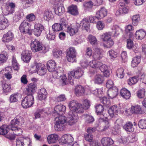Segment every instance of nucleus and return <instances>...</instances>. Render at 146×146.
Instances as JSON below:
<instances>
[{
  "label": "nucleus",
  "instance_id": "nucleus-1",
  "mask_svg": "<svg viewBox=\"0 0 146 146\" xmlns=\"http://www.w3.org/2000/svg\"><path fill=\"white\" fill-rule=\"evenodd\" d=\"M83 73V71L79 67L69 73L68 79L70 83L72 85H74L76 83L75 79L80 78Z\"/></svg>",
  "mask_w": 146,
  "mask_h": 146
},
{
  "label": "nucleus",
  "instance_id": "nucleus-2",
  "mask_svg": "<svg viewBox=\"0 0 146 146\" xmlns=\"http://www.w3.org/2000/svg\"><path fill=\"white\" fill-rule=\"evenodd\" d=\"M56 122L54 128L56 131H62L65 129L66 123V117L64 116L60 115L55 117Z\"/></svg>",
  "mask_w": 146,
  "mask_h": 146
},
{
  "label": "nucleus",
  "instance_id": "nucleus-3",
  "mask_svg": "<svg viewBox=\"0 0 146 146\" xmlns=\"http://www.w3.org/2000/svg\"><path fill=\"white\" fill-rule=\"evenodd\" d=\"M24 123L23 117L20 116H17L12 120L11 122V125L9 126L11 130L12 131H20L22 130L20 128H18V125H21Z\"/></svg>",
  "mask_w": 146,
  "mask_h": 146
},
{
  "label": "nucleus",
  "instance_id": "nucleus-4",
  "mask_svg": "<svg viewBox=\"0 0 146 146\" xmlns=\"http://www.w3.org/2000/svg\"><path fill=\"white\" fill-rule=\"evenodd\" d=\"M34 100L32 94L28 95L22 100L21 105L24 108H27L31 107L34 104Z\"/></svg>",
  "mask_w": 146,
  "mask_h": 146
},
{
  "label": "nucleus",
  "instance_id": "nucleus-5",
  "mask_svg": "<svg viewBox=\"0 0 146 146\" xmlns=\"http://www.w3.org/2000/svg\"><path fill=\"white\" fill-rule=\"evenodd\" d=\"M30 23L27 20H24L21 24L19 27V30L21 33H28L29 35L31 34L30 30Z\"/></svg>",
  "mask_w": 146,
  "mask_h": 146
},
{
  "label": "nucleus",
  "instance_id": "nucleus-6",
  "mask_svg": "<svg viewBox=\"0 0 146 146\" xmlns=\"http://www.w3.org/2000/svg\"><path fill=\"white\" fill-rule=\"evenodd\" d=\"M30 46L31 50L34 52L42 50L43 48L42 42L36 39L32 40Z\"/></svg>",
  "mask_w": 146,
  "mask_h": 146
},
{
  "label": "nucleus",
  "instance_id": "nucleus-7",
  "mask_svg": "<svg viewBox=\"0 0 146 146\" xmlns=\"http://www.w3.org/2000/svg\"><path fill=\"white\" fill-rule=\"evenodd\" d=\"M66 107L61 104L58 105L54 108L52 115L54 117L62 115L65 113Z\"/></svg>",
  "mask_w": 146,
  "mask_h": 146
},
{
  "label": "nucleus",
  "instance_id": "nucleus-8",
  "mask_svg": "<svg viewBox=\"0 0 146 146\" xmlns=\"http://www.w3.org/2000/svg\"><path fill=\"white\" fill-rule=\"evenodd\" d=\"M76 51L74 47H70L68 49L66 57L68 62H73L76 61Z\"/></svg>",
  "mask_w": 146,
  "mask_h": 146
},
{
  "label": "nucleus",
  "instance_id": "nucleus-9",
  "mask_svg": "<svg viewBox=\"0 0 146 146\" xmlns=\"http://www.w3.org/2000/svg\"><path fill=\"white\" fill-rule=\"evenodd\" d=\"M80 104L76 100H73L71 101L69 104L68 106L70 110V111L73 112H75L79 113H82V111H79V109L80 108Z\"/></svg>",
  "mask_w": 146,
  "mask_h": 146
},
{
  "label": "nucleus",
  "instance_id": "nucleus-10",
  "mask_svg": "<svg viewBox=\"0 0 146 146\" xmlns=\"http://www.w3.org/2000/svg\"><path fill=\"white\" fill-rule=\"evenodd\" d=\"M68 117L70 119L67 122L68 125H72L78 121V117L76 113L70 111L68 113Z\"/></svg>",
  "mask_w": 146,
  "mask_h": 146
},
{
  "label": "nucleus",
  "instance_id": "nucleus-11",
  "mask_svg": "<svg viewBox=\"0 0 146 146\" xmlns=\"http://www.w3.org/2000/svg\"><path fill=\"white\" fill-rule=\"evenodd\" d=\"M36 66V71L37 73L40 75H44L46 73V69L43 64L40 63H37L35 62L34 65L32 66V68Z\"/></svg>",
  "mask_w": 146,
  "mask_h": 146
},
{
  "label": "nucleus",
  "instance_id": "nucleus-12",
  "mask_svg": "<svg viewBox=\"0 0 146 146\" xmlns=\"http://www.w3.org/2000/svg\"><path fill=\"white\" fill-rule=\"evenodd\" d=\"M31 52L30 51L26 50L21 54V59L25 62H29L31 58Z\"/></svg>",
  "mask_w": 146,
  "mask_h": 146
},
{
  "label": "nucleus",
  "instance_id": "nucleus-13",
  "mask_svg": "<svg viewBox=\"0 0 146 146\" xmlns=\"http://www.w3.org/2000/svg\"><path fill=\"white\" fill-rule=\"evenodd\" d=\"M79 28V24L76 23L72 27H68L67 29V32L70 36H73L76 33Z\"/></svg>",
  "mask_w": 146,
  "mask_h": 146
},
{
  "label": "nucleus",
  "instance_id": "nucleus-14",
  "mask_svg": "<svg viewBox=\"0 0 146 146\" xmlns=\"http://www.w3.org/2000/svg\"><path fill=\"white\" fill-rule=\"evenodd\" d=\"M94 50L95 52L93 55V59L97 60L102 59L103 57L102 53V50L97 47L94 48Z\"/></svg>",
  "mask_w": 146,
  "mask_h": 146
},
{
  "label": "nucleus",
  "instance_id": "nucleus-15",
  "mask_svg": "<svg viewBox=\"0 0 146 146\" xmlns=\"http://www.w3.org/2000/svg\"><path fill=\"white\" fill-rule=\"evenodd\" d=\"M118 90L116 87H113L111 89H110L108 90L107 94L109 98L112 99L117 95Z\"/></svg>",
  "mask_w": 146,
  "mask_h": 146
},
{
  "label": "nucleus",
  "instance_id": "nucleus-16",
  "mask_svg": "<svg viewBox=\"0 0 146 146\" xmlns=\"http://www.w3.org/2000/svg\"><path fill=\"white\" fill-rule=\"evenodd\" d=\"M54 11L56 14L60 15L64 12V8L63 5L60 3L55 5Z\"/></svg>",
  "mask_w": 146,
  "mask_h": 146
},
{
  "label": "nucleus",
  "instance_id": "nucleus-17",
  "mask_svg": "<svg viewBox=\"0 0 146 146\" xmlns=\"http://www.w3.org/2000/svg\"><path fill=\"white\" fill-rule=\"evenodd\" d=\"M36 88V84L35 83H32L28 84L26 88L28 95L32 94L35 92Z\"/></svg>",
  "mask_w": 146,
  "mask_h": 146
},
{
  "label": "nucleus",
  "instance_id": "nucleus-18",
  "mask_svg": "<svg viewBox=\"0 0 146 146\" xmlns=\"http://www.w3.org/2000/svg\"><path fill=\"white\" fill-rule=\"evenodd\" d=\"M13 38L14 35L12 32L9 31L3 35L2 40L4 42H8L11 41Z\"/></svg>",
  "mask_w": 146,
  "mask_h": 146
},
{
  "label": "nucleus",
  "instance_id": "nucleus-19",
  "mask_svg": "<svg viewBox=\"0 0 146 146\" xmlns=\"http://www.w3.org/2000/svg\"><path fill=\"white\" fill-rule=\"evenodd\" d=\"M108 13V10L105 8L102 7L96 13V17L98 19H101L106 16Z\"/></svg>",
  "mask_w": 146,
  "mask_h": 146
},
{
  "label": "nucleus",
  "instance_id": "nucleus-20",
  "mask_svg": "<svg viewBox=\"0 0 146 146\" xmlns=\"http://www.w3.org/2000/svg\"><path fill=\"white\" fill-rule=\"evenodd\" d=\"M101 141L103 146H110L114 143L113 140L111 138L108 137L103 138Z\"/></svg>",
  "mask_w": 146,
  "mask_h": 146
},
{
  "label": "nucleus",
  "instance_id": "nucleus-21",
  "mask_svg": "<svg viewBox=\"0 0 146 146\" xmlns=\"http://www.w3.org/2000/svg\"><path fill=\"white\" fill-rule=\"evenodd\" d=\"M111 31L109 32L112 36H117L119 35L120 28L118 26L116 25L113 26L111 27Z\"/></svg>",
  "mask_w": 146,
  "mask_h": 146
},
{
  "label": "nucleus",
  "instance_id": "nucleus-22",
  "mask_svg": "<svg viewBox=\"0 0 146 146\" xmlns=\"http://www.w3.org/2000/svg\"><path fill=\"white\" fill-rule=\"evenodd\" d=\"M58 136L56 134H52L48 135L47 137V140L49 144L56 143L58 139Z\"/></svg>",
  "mask_w": 146,
  "mask_h": 146
},
{
  "label": "nucleus",
  "instance_id": "nucleus-23",
  "mask_svg": "<svg viewBox=\"0 0 146 146\" xmlns=\"http://www.w3.org/2000/svg\"><path fill=\"white\" fill-rule=\"evenodd\" d=\"M66 25L65 22H62L61 23H56L52 26L53 31L55 32L59 31L62 30L63 27Z\"/></svg>",
  "mask_w": 146,
  "mask_h": 146
},
{
  "label": "nucleus",
  "instance_id": "nucleus-24",
  "mask_svg": "<svg viewBox=\"0 0 146 146\" xmlns=\"http://www.w3.org/2000/svg\"><path fill=\"white\" fill-rule=\"evenodd\" d=\"M101 72H103L104 74L106 77L109 76L110 74V71L108 66L105 64H101L99 68Z\"/></svg>",
  "mask_w": 146,
  "mask_h": 146
},
{
  "label": "nucleus",
  "instance_id": "nucleus-25",
  "mask_svg": "<svg viewBox=\"0 0 146 146\" xmlns=\"http://www.w3.org/2000/svg\"><path fill=\"white\" fill-rule=\"evenodd\" d=\"M73 140V137L70 134H66L62 137L61 141L64 143H70Z\"/></svg>",
  "mask_w": 146,
  "mask_h": 146
},
{
  "label": "nucleus",
  "instance_id": "nucleus-26",
  "mask_svg": "<svg viewBox=\"0 0 146 146\" xmlns=\"http://www.w3.org/2000/svg\"><path fill=\"white\" fill-rule=\"evenodd\" d=\"M80 108L79 111L83 113L84 110L88 109L90 106V102L88 99H85L83 101V105L80 104Z\"/></svg>",
  "mask_w": 146,
  "mask_h": 146
},
{
  "label": "nucleus",
  "instance_id": "nucleus-27",
  "mask_svg": "<svg viewBox=\"0 0 146 146\" xmlns=\"http://www.w3.org/2000/svg\"><path fill=\"white\" fill-rule=\"evenodd\" d=\"M47 92L45 89H41L38 93L39 99L40 100L45 99L47 97Z\"/></svg>",
  "mask_w": 146,
  "mask_h": 146
},
{
  "label": "nucleus",
  "instance_id": "nucleus-28",
  "mask_svg": "<svg viewBox=\"0 0 146 146\" xmlns=\"http://www.w3.org/2000/svg\"><path fill=\"white\" fill-rule=\"evenodd\" d=\"M46 65L48 70L50 72L54 71L56 67L55 62L52 60L48 61Z\"/></svg>",
  "mask_w": 146,
  "mask_h": 146
},
{
  "label": "nucleus",
  "instance_id": "nucleus-29",
  "mask_svg": "<svg viewBox=\"0 0 146 146\" xmlns=\"http://www.w3.org/2000/svg\"><path fill=\"white\" fill-rule=\"evenodd\" d=\"M15 5L14 3L12 2H9V3L8 6L6 7L7 11L8 12V13H4V14L5 15H7L13 13L15 12Z\"/></svg>",
  "mask_w": 146,
  "mask_h": 146
},
{
  "label": "nucleus",
  "instance_id": "nucleus-30",
  "mask_svg": "<svg viewBox=\"0 0 146 146\" xmlns=\"http://www.w3.org/2000/svg\"><path fill=\"white\" fill-rule=\"evenodd\" d=\"M2 19L0 21V29L2 30L5 29L9 25L7 19L2 15L1 16Z\"/></svg>",
  "mask_w": 146,
  "mask_h": 146
},
{
  "label": "nucleus",
  "instance_id": "nucleus-31",
  "mask_svg": "<svg viewBox=\"0 0 146 146\" xmlns=\"http://www.w3.org/2000/svg\"><path fill=\"white\" fill-rule=\"evenodd\" d=\"M146 32L144 30L141 29L137 31L135 33V37L137 39H142L146 35Z\"/></svg>",
  "mask_w": 146,
  "mask_h": 146
},
{
  "label": "nucleus",
  "instance_id": "nucleus-32",
  "mask_svg": "<svg viewBox=\"0 0 146 146\" xmlns=\"http://www.w3.org/2000/svg\"><path fill=\"white\" fill-rule=\"evenodd\" d=\"M82 26L86 31H88L90 29V23L88 19H83L80 22L79 25V27Z\"/></svg>",
  "mask_w": 146,
  "mask_h": 146
},
{
  "label": "nucleus",
  "instance_id": "nucleus-33",
  "mask_svg": "<svg viewBox=\"0 0 146 146\" xmlns=\"http://www.w3.org/2000/svg\"><path fill=\"white\" fill-rule=\"evenodd\" d=\"M68 11L72 15H76L78 14L77 6L75 5H72L68 8Z\"/></svg>",
  "mask_w": 146,
  "mask_h": 146
},
{
  "label": "nucleus",
  "instance_id": "nucleus-34",
  "mask_svg": "<svg viewBox=\"0 0 146 146\" xmlns=\"http://www.w3.org/2000/svg\"><path fill=\"white\" fill-rule=\"evenodd\" d=\"M120 94L122 97L126 100L129 99L131 96L130 92L125 88L121 90Z\"/></svg>",
  "mask_w": 146,
  "mask_h": 146
},
{
  "label": "nucleus",
  "instance_id": "nucleus-35",
  "mask_svg": "<svg viewBox=\"0 0 146 146\" xmlns=\"http://www.w3.org/2000/svg\"><path fill=\"white\" fill-rule=\"evenodd\" d=\"M134 30V27L131 25H128L125 27V31L129 38H131L133 36Z\"/></svg>",
  "mask_w": 146,
  "mask_h": 146
},
{
  "label": "nucleus",
  "instance_id": "nucleus-36",
  "mask_svg": "<svg viewBox=\"0 0 146 146\" xmlns=\"http://www.w3.org/2000/svg\"><path fill=\"white\" fill-rule=\"evenodd\" d=\"M52 75L54 78H59L63 74V72L62 68L60 69H58L57 70L52 71Z\"/></svg>",
  "mask_w": 146,
  "mask_h": 146
},
{
  "label": "nucleus",
  "instance_id": "nucleus-37",
  "mask_svg": "<svg viewBox=\"0 0 146 146\" xmlns=\"http://www.w3.org/2000/svg\"><path fill=\"white\" fill-rule=\"evenodd\" d=\"M84 88L81 86H77L75 90V93L77 96L82 95L84 92Z\"/></svg>",
  "mask_w": 146,
  "mask_h": 146
},
{
  "label": "nucleus",
  "instance_id": "nucleus-38",
  "mask_svg": "<svg viewBox=\"0 0 146 146\" xmlns=\"http://www.w3.org/2000/svg\"><path fill=\"white\" fill-rule=\"evenodd\" d=\"M101 64V62H98L94 59L89 62L88 65L93 68L97 69L99 68Z\"/></svg>",
  "mask_w": 146,
  "mask_h": 146
},
{
  "label": "nucleus",
  "instance_id": "nucleus-39",
  "mask_svg": "<svg viewBox=\"0 0 146 146\" xmlns=\"http://www.w3.org/2000/svg\"><path fill=\"white\" fill-rule=\"evenodd\" d=\"M24 16L23 10L21 9L16 13L13 19L15 21H18L19 19L22 18Z\"/></svg>",
  "mask_w": 146,
  "mask_h": 146
},
{
  "label": "nucleus",
  "instance_id": "nucleus-40",
  "mask_svg": "<svg viewBox=\"0 0 146 146\" xmlns=\"http://www.w3.org/2000/svg\"><path fill=\"white\" fill-rule=\"evenodd\" d=\"M130 111L132 113L139 114L142 113L141 107L139 105L131 106Z\"/></svg>",
  "mask_w": 146,
  "mask_h": 146
},
{
  "label": "nucleus",
  "instance_id": "nucleus-41",
  "mask_svg": "<svg viewBox=\"0 0 146 146\" xmlns=\"http://www.w3.org/2000/svg\"><path fill=\"white\" fill-rule=\"evenodd\" d=\"M118 109V108L117 106H114L110 108L108 112L110 115L112 117L114 115L117 114Z\"/></svg>",
  "mask_w": 146,
  "mask_h": 146
},
{
  "label": "nucleus",
  "instance_id": "nucleus-42",
  "mask_svg": "<svg viewBox=\"0 0 146 146\" xmlns=\"http://www.w3.org/2000/svg\"><path fill=\"white\" fill-rule=\"evenodd\" d=\"M104 80V77L101 74H96L94 78V82L97 84H102Z\"/></svg>",
  "mask_w": 146,
  "mask_h": 146
},
{
  "label": "nucleus",
  "instance_id": "nucleus-43",
  "mask_svg": "<svg viewBox=\"0 0 146 146\" xmlns=\"http://www.w3.org/2000/svg\"><path fill=\"white\" fill-rule=\"evenodd\" d=\"M123 129L126 131L129 132L133 131V124L130 122L126 123L123 127Z\"/></svg>",
  "mask_w": 146,
  "mask_h": 146
},
{
  "label": "nucleus",
  "instance_id": "nucleus-44",
  "mask_svg": "<svg viewBox=\"0 0 146 146\" xmlns=\"http://www.w3.org/2000/svg\"><path fill=\"white\" fill-rule=\"evenodd\" d=\"M53 17L52 12L50 10H46L44 12V18L46 21H48Z\"/></svg>",
  "mask_w": 146,
  "mask_h": 146
},
{
  "label": "nucleus",
  "instance_id": "nucleus-45",
  "mask_svg": "<svg viewBox=\"0 0 146 146\" xmlns=\"http://www.w3.org/2000/svg\"><path fill=\"white\" fill-rule=\"evenodd\" d=\"M139 78V77L138 76L130 78L128 80V84L131 86L135 84L138 81Z\"/></svg>",
  "mask_w": 146,
  "mask_h": 146
},
{
  "label": "nucleus",
  "instance_id": "nucleus-46",
  "mask_svg": "<svg viewBox=\"0 0 146 146\" xmlns=\"http://www.w3.org/2000/svg\"><path fill=\"white\" fill-rule=\"evenodd\" d=\"M9 127L7 125H3L0 127V135H4L9 131Z\"/></svg>",
  "mask_w": 146,
  "mask_h": 146
},
{
  "label": "nucleus",
  "instance_id": "nucleus-47",
  "mask_svg": "<svg viewBox=\"0 0 146 146\" xmlns=\"http://www.w3.org/2000/svg\"><path fill=\"white\" fill-rule=\"evenodd\" d=\"M140 57L139 56H136L134 57L131 62V65L133 67L137 66L140 62Z\"/></svg>",
  "mask_w": 146,
  "mask_h": 146
},
{
  "label": "nucleus",
  "instance_id": "nucleus-48",
  "mask_svg": "<svg viewBox=\"0 0 146 146\" xmlns=\"http://www.w3.org/2000/svg\"><path fill=\"white\" fill-rule=\"evenodd\" d=\"M124 69L123 68H118L116 71V75L120 78H123L125 74Z\"/></svg>",
  "mask_w": 146,
  "mask_h": 146
},
{
  "label": "nucleus",
  "instance_id": "nucleus-49",
  "mask_svg": "<svg viewBox=\"0 0 146 146\" xmlns=\"http://www.w3.org/2000/svg\"><path fill=\"white\" fill-rule=\"evenodd\" d=\"M18 95L17 94H13L10 96L9 101L11 103H15L18 101Z\"/></svg>",
  "mask_w": 146,
  "mask_h": 146
},
{
  "label": "nucleus",
  "instance_id": "nucleus-50",
  "mask_svg": "<svg viewBox=\"0 0 146 146\" xmlns=\"http://www.w3.org/2000/svg\"><path fill=\"white\" fill-rule=\"evenodd\" d=\"M56 36V33L53 31H50L46 35V38L49 40H54Z\"/></svg>",
  "mask_w": 146,
  "mask_h": 146
},
{
  "label": "nucleus",
  "instance_id": "nucleus-51",
  "mask_svg": "<svg viewBox=\"0 0 146 146\" xmlns=\"http://www.w3.org/2000/svg\"><path fill=\"white\" fill-rule=\"evenodd\" d=\"M132 23L134 26H137L140 20V16L139 15H136L133 16L132 17Z\"/></svg>",
  "mask_w": 146,
  "mask_h": 146
},
{
  "label": "nucleus",
  "instance_id": "nucleus-52",
  "mask_svg": "<svg viewBox=\"0 0 146 146\" xmlns=\"http://www.w3.org/2000/svg\"><path fill=\"white\" fill-rule=\"evenodd\" d=\"M99 121L100 122H103V123L105 125L103 129V131H106L109 128L110 125L108 121H104V119L101 118L99 119Z\"/></svg>",
  "mask_w": 146,
  "mask_h": 146
},
{
  "label": "nucleus",
  "instance_id": "nucleus-53",
  "mask_svg": "<svg viewBox=\"0 0 146 146\" xmlns=\"http://www.w3.org/2000/svg\"><path fill=\"white\" fill-rule=\"evenodd\" d=\"M12 66L14 70H17L19 68V65L17 62L16 58L13 56L12 60Z\"/></svg>",
  "mask_w": 146,
  "mask_h": 146
},
{
  "label": "nucleus",
  "instance_id": "nucleus-54",
  "mask_svg": "<svg viewBox=\"0 0 146 146\" xmlns=\"http://www.w3.org/2000/svg\"><path fill=\"white\" fill-rule=\"evenodd\" d=\"M2 87L3 92L5 93L9 92L11 90L10 84L5 83L2 85Z\"/></svg>",
  "mask_w": 146,
  "mask_h": 146
},
{
  "label": "nucleus",
  "instance_id": "nucleus-55",
  "mask_svg": "<svg viewBox=\"0 0 146 146\" xmlns=\"http://www.w3.org/2000/svg\"><path fill=\"white\" fill-rule=\"evenodd\" d=\"M111 36V34L109 32L105 33L102 34L101 36V38L104 41H106L111 39L110 36Z\"/></svg>",
  "mask_w": 146,
  "mask_h": 146
},
{
  "label": "nucleus",
  "instance_id": "nucleus-56",
  "mask_svg": "<svg viewBox=\"0 0 146 146\" xmlns=\"http://www.w3.org/2000/svg\"><path fill=\"white\" fill-rule=\"evenodd\" d=\"M139 127L142 129H146V119H142L139 120L138 123Z\"/></svg>",
  "mask_w": 146,
  "mask_h": 146
},
{
  "label": "nucleus",
  "instance_id": "nucleus-57",
  "mask_svg": "<svg viewBox=\"0 0 146 146\" xmlns=\"http://www.w3.org/2000/svg\"><path fill=\"white\" fill-rule=\"evenodd\" d=\"M96 112L98 115H101L103 111L104 108L103 106L101 104L96 105L95 107Z\"/></svg>",
  "mask_w": 146,
  "mask_h": 146
},
{
  "label": "nucleus",
  "instance_id": "nucleus-58",
  "mask_svg": "<svg viewBox=\"0 0 146 146\" xmlns=\"http://www.w3.org/2000/svg\"><path fill=\"white\" fill-rule=\"evenodd\" d=\"M107 54L111 59L116 58L117 55V53L113 50H110L108 52Z\"/></svg>",
  "mask_w": 146,
  "mask_h": 146
},
{
  "label": "nucleus",
  "instance_id": "nucleus-59",
  "mask_svg": "<svg viewBox=\"0 0 146 146\" xmlns=\"http://www.w3.org/2000/svg\"><path fill=\"white\" fill-rule=\"evenodd\" d=\"M9 69L11 70V68L7 67L5 68V69H4L3 70H2L1 71V72H4V71H5L4 74L5 76L7 79L8 80L10 79L12 77V76L11 73L9 72H6V70H9Z\"/></svg>",
  "mask_w": 146,
  "mask_h": 146
},
{
  "label": "nucleus",
  "instance_id": "nucleus-60",
  "mask_svg": "<svg viewBox=\"0 0 146 146\" xmlns=\"http://www.w3.org/2000/svg\"><path fill=\"white\" fill-rule=\"evenodd\" d=\"M94 5V4L92 1H90L89 2H87L84 3V5L86 9L89 10L92 8L93 6Z\"/></svg>",
  "mask_w": 146,
  "mask_h": 146
},
{
  "label": "nucleus",
  "instance_id": "nucleus-61",
  "mask_svg": "<svg viewBox=\"0 0 146 146\" xmlns=\"http://www.w3.org/2000/svg\"><path fill=\"white\" fill-rule=\"evenodd\" d=\"M88 38L90 43L92 45L96 44L97 43V40L96 37L91 35H89Z\"/></svg>",
  "mask_w": 146,
  "mask_h": 146
},
{
  "label": "nucleus",
  "instance_id": "nucleus-62",
  "mask_svg": "<svg viewBox=\"0 0 146 146\" xmlns=\"http://www.w3.org/2000/svg\"><path fill=\"white\" fill-rule=\"evenodd\" d=\"M106 42V43H104L103 44L104 46L105 47L110 48L114 44V41L111 38L107 41Z\"/></svg>",
  "mask_w": 146,
  "mask_h": 146
},
{
  "label": "nucleus",
  "instance_id": "nucleus-63",
  "mask_svg": "<svg viewBox=\"0 0 146 146\" xmlns=\"http://www.w3.org/2000/svg\"><path fill=\"white\" fill-rule=\"evenodd\" d=\"M101 102L105 106L108 107L110 104L109 100L106 97H103L101 100Z\"/></svg>",
  "mask_w": 146,
  "mask_h": 146
},
{
  "label": "nucleus",
  "instance_id": "nucleus-64",
  "mask_svg": "<svg viewBox=\"0 0 146 146\" xmlns=\"http://www.w3.org/2000/svg\"><path fill=\"white\" fill-rule=\"evenodd\" d=\"M145 91L144 89H142L139 90L137 92V95L138 97L141 98L144 97L145 95Z\"/></svg>",
  "mask_w": 146,
  "mask_h": 146
}]
</instances>
